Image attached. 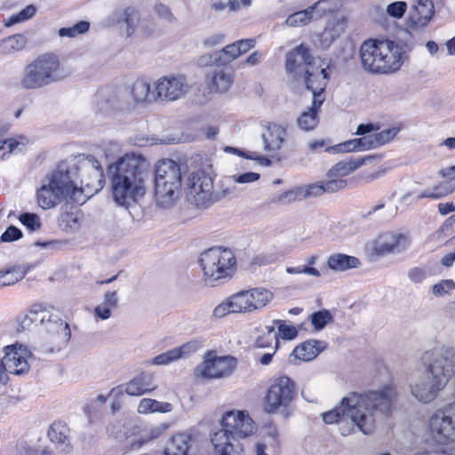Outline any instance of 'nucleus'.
<instances>
[{"mask_svg":"<svg viewBox=\"0 0 455 455\" xmlns=\"http://www.w3.org/2000/svg\"><path fill=\"white\" fill-rule=\"evenodd\" d=\"M395 396L391 386L364 393L350 392L339 405L323 413V420L326 424L340 425L339 431L344 436L350 435L355 427L364 435H370L378 422L391 414Z\"/></svg>","mask_w":455,"mask_h":455,"instance_id":"nucleus-1","label":"nucleus"},{"mask_svg":"<svg viewBox=\"0 0 455 455\" xmlns=\"http://www.w3.org/2000/svg\"><path fill=\"white\" fill-rule=\"evenodd\" d=\"M107 173L111 183L112 196L117 205L128 209L144 196L149 172L141 156L127 154L110 164Z\"/></svg>","mask_w":455,"mask_h":455,"instance_id":"nucleus-2","label":"nucleus"},{"mask_svg":"<svg viewBox=\"0 0 455 455\" xmlns=\"http://www.w3.org/2000/svg\"><path fill=\"white\" fill-rule=\"evenodd\" d=\"M426 368L427 379L411 387V393L417 400L427 403L437 396L455 373V349L442 346L426 351L421 357Z\"/></svg>","mask_w":455,"mask_h":455,"instance_id":"nucleus-3","label":"nucleus"},{"mask_svg":"<svg viewBox=\"0 0 455 455\" xmlns=\"http://www.w3.org/2000/svg\"><path fill=\"white\" fill-rule=\"evenodd\" d=\"M39 323L44 335L34 347V350L43 354H52L64 348L71 337L68 324L62 319L59 310L46 308L43 305H34L20 321L22 330Z\"/></svg>","mask_w":455,"mask_h":455,"instance_id":"nucleus-4","label":"nucleus"},{"mask_svg":"<svg viewBox=\"0 0 455 455\" xmlns=\"http://www.w3.org/2000/svg\"><path fill=\"white\" fill-rule=\"evenodd\" d=\"M403 51L391 40L369 39L360 47L362 68L373 75L391 74L403 65Z\"/></svg>","mask_w":455,"mask_h":455,"instance_id":"nucleus-5","label":"nucleus"},{"mask_svg":"<svg viewBox=\"0 0 455 455\" xmlns=\"http://www.w3.org/2000/svg\"><path fill=\"white\" fill-rule=\"evenodd\" d=\"M69 75L57 55L44 53L25 66L19 85L25 91L41 90L63 81Z\"/></svg>","mask_w":455,"mask_h":455,"instance_id":"nucleus-6","label":"nucleus"},{"mask_svg":"<svg viewBox=\"0 0 455 455\" xmlns=\"http://www.w3.org/2000/svg\"><path fill=\"white\" fill-rule=\"evenodd\" d=\"M76 179L80 177L78 186L79 198L84 204L87 198L100 192L105 184L103 168L93 156L80 155L73 158Z\"/></svg>","mask_w":455,"mask_h":455,"instance_id":"nucleus-7","label":"nucleus"},{"mask_svg":"<svg viewBox=\"0 0 455 455\" xmlns=\"http://www.w3.org/2000/svg\"><path fill=\"white\" fill-rule=\"evenodd\" d=\"M199 262L209 281L230 278L236 267L235 254L228 248H210L201 254Z\"/></svg>","mask_w":455,"mask_h":455,"instance_id":"nucleus-8","label":"nucleus"},{"mask_svg":"<svg viewBox=\"0 0 455 455\" xmlns=\"http://www.w3.org/2000/svg\"><path fill=\"white\" fill-rule=\"evenodd\" d=\"M296 396L294 381L287 376H281L267 389L264 397V411L269 414L280 411L287 419L292 414L291 404Z\"/></svg>","mask_w":455,"mask_h":455,"instance_id":"nucleus-9","label":"nucleus"},{"mask_svg":"<svg viewBox=\"0 0 455 455\" xmlns=\"http://www.w3.org/2000/svg\"><path fill=\"white\" fill-rule=\"evenodd\" d=\"M226 194V190H213L212 179L204 171H197L189 178L188 201L198 208H209L222 199Z\"/></svg>","mask_w":455,"mask_h":455,"instance_id":"nucleus-10","label":"nucleus"},{"mask_svg":"<svg viewBox=\"0 0 455 455\" xmlns=\"http://www.w3.org/2000/svg\"><path fill=\"white\" fill-rule=\"evenodd\" d=\"M74 166L73 159L60 162L51 173L49 182L53 188H58L67 199L79 204L82 200L79 198L78 182Z\"/></svg>","mask_w":455,"mask_h":455,"instance_id":"nucleus-11","label":"nucleus"},{"mask_svg":"<svg viewBox=\"0 0 455 455\" xmlns=\"http://www.w3.org/2000/svg\"><path fill=\"white\" fill-rule=\"evenodd\" d=\"M429 428L436 443L447 444L455 441V401L431 416Z\"/></svg>","mask_w":455,"mask_h":455,"instance_id":"nucleus-12","label":"nucleus"},{"mask_svg":"<svg viewBox=\"0 0 455 455\" xmlns=\"http://www.w3.org/2000/svg\"><path fill=\"white\" fill-rule=\"evenodd\" d=\"M221 429L234 437L243 439L251 436L255 431V423L246 411H226L220 420Z\"/></svg>","mask_w":455,"mask_h":455,"instance_id":"nucleus-13","label":"nucleus"},{"mask_svg":"<svg viewBox=\"0 0 455 455\" xmlns=\"http://www.w3.org/2000/svg\"><path fill=\"white\" fill-rule=\"evenodd\" d=\"M236 367L233 356L206 358L195 369V375L204 379H221L230 376Z\"/></svg>","mask_w":455,"mask_h":455,"instance_id":"nucleus-14","label":"nucleus"},{"mask_svg":"<svg viewBox=\"0 0 455 455\" xmlns=\"http://www.w3.org/2000/svg\"><path fill=\"white\" fill-rule=\"evenodd\" d=\"M314 60L308 47L301 44L286 54L285 70L293 79H300L314 66Z\"/></svg>","mask_w":455,"mask_h":455,"instance_id":"nucleus-15","label":"nucleus"},{"mask_svg":"<svg viewBox=\"0 0 455 455\" xmlns=\"http://www.w3.org/2000/svg\"><path fill=\"white\" fill-rule=\"evenodd\" d=\"M181 171L180 165L172 159H163L157 162L155 168V183L158 185L161 194L165 185L174 188H181Z\"/></svg>","mask_w":455,"mask_h":455,"instance_id":"nucleus-16","label":"nucleus"},{"mask_svg":"<svg viewBox=\"0 0 455 455\" xmlns=\"http://www.w3.org/2000/svg\"><path fill=\"white\" fill-rule=\"evenodd\" d=\"M157 100L173 101L188 92L186 78L179 76H163L155 84Z\"/></svg>","mask_w":455,"mask_h":455,"instance_id":"nucleus-17","label":"nucleus"},{"mask_svg":"<svg viewBox=\"0 0 455 455\" xmlns=\"http://www.w3.org/2000/svg\"><path fill=\"white\" fill-rule=\"evenodd\" d=\"M328 69L329 66L320 68H315L313 66L302 76L307 90L310 91L313 94V99L318 98L322 103L324 101L323 93L325 92L331 77Z\"/></svg>","mask_w":455,"mask_h":455,"instance_id":"nucleus-18","label":"nucleus"},{"mask_svg":"<svg viewBox=\"0 0 455 455\" xmlns=\"http://www.w3.org/2000/svg\"><path fill=\"white\" fill-rule=\"evenodd\" d=\"M435 14L432 0H413L407 16V23L411 28L426 27Z\"/></svg>","mask_w":455,"mask_h":455,"instance_id":"nucleus-19","label":"nucleus"},{"mask_svg":"<svg viewBox=\"0 0 455 455\" xmlns=\"http://www.w3.org/2000/svg\"><path fill=\"white\" fill-rule=\"evenodd\" d=\"M211 443L216 455H244V449L240 439L226 434V432L212 433Z\"/></svg>","mask_w":455,"mask_h":455,"instance_id":"nucleus-20","label":"nucleus"},{"mask_svg":"<svg viewBox=\"0 0 455 455\" xmlns=\"http://www.w3.org/2000/svg\"><path fill=\"white\" fill-rule=\"evenodd\" d=\"M4 350L5 355L1 361L5 374L9 372L14 375H21L28 371L29 365L27 359L23 356L21 346L19 349L15 347L7 346L4 347Z\"/></svg>","mask_w":455,"mask_h":455,"instance_id":"nucleus-21","label":"nucleus"},{"mask_svg":"<svg viewBox=\"0 0 455 455\" xmlns=\"http://www.w3.org/2000/svg\"><path fill=\"white\" fill-rule=\"evenodd\" d=\"M324 341L308 339L297 346L289 356L290 363H296V360L311 361L326 348Z\"/></svg>","mask_w":455,"mask_h":455,"instance_id":"nucleus-22","label":"nucleus"},{"mask_svg":"<svg viewBox=\"0 0 455 455\" xmlns=\"http://www.w3.org/2000/svg\"><path fill=\"white\" fill-rule=\"evenodd\" d=\"M377 156L373 155L363 156V157H353L350 156L346 160L339 161L334 164L327 172L328 178H339L347 176L354 172L355 170L360 168L362 165L376 159Z\"/></svg>","mask_w":455,"mask_h":455,"instance_id":"nucleus-23","label":"nucleus"},{"mask_svg":"<svg viewBox=\"0 0 455 455\" xmlns=\"http://www.w3.org/2000/svg\"><path fill=\"white\" fill-rule=\"evenodd\" d=\"M407 244L406 237L401 234H385L378 239L375 250L378 254L381 255L397 253L405 250Z\"/></svg>","mask_w":455,"mask_h":455,"instance_id":"nucleus-24","label":"nucleus"},{"mask_svg":"<svg viewBox=\"0 0 455 455\" xmlns=\"http://www.w3.org/2000/svg\"><path fill=\"white\" fill-rule=\"evenodd\" d=\"M124 108L125 104L117 92L109 91L106 93H99L97 100V112L99 114L102 116H111Z\"/></svg>","mask_w":455,"mask_h":455,"instance_id":"nucleus-25","label":"nucleus"},{"mask_svg":"<svg viewBox=\"0 0 455 455\" xmlns=\"http://www.w3.org/2000/svg\"><path fill=\"white\" fill-rule=\"evenodd\" d=\"M286 135L285 129L279 124H270L265 128L261 134L266 151H277L281 148L284 137Z\"/></svg>","mask_w":455,"mask_h":455,"instance_id":"nucleus-26","label":"nucleus"},{"mask_svg":"<svg viewBox=\"0 0 455 455\" xmlns=\"http://www.w3.org/2000/svg\"><path fill=\"white\" fill-rule=\"evenodd\" d=\"M156 388L153 376L150 373L142 372L125 385V393L129 395L140 396Z\"/></svg>","mask_w":455,"mask_h":455,"instance_id":"nucleus-27","label":"nucleus"},{"mask_svg":"<svg viewBox=\"0 0 455 455\" xmlns=\"http://www.w3.org/2000/svg\"><path fill=\"white\" fill-rule=\"evenodd\" d=\"M209 87L212 92H225L233 84V71L230 68H220L208 75Z\"/></svg>","mask_w":455,"mask_h":455,"instance_id":"nucleus-28","label":"nucleus"},{"mask_svg":"<svg viewBox=\"0 0 455 455\" xmlns=\"http://www.w3.org/2000/svg\"><path fill=\"white\" fill-rule=\"evenodd\" d=\"M69 433L70 430L65 422L55 421L48 430V436L52 443L61 446V451L68 453L72 449Z\"/></svg>","mask_w":455,"mask_h":455,"instance_id":"nucleus-29","label":"nucleus"},{"mask_svg":"<svg viewBox=\"0 0 455 455\" xmlns=\"http://www.w3.org/2000/svg\"><path fill=\"white\" fill-rule=\"evenodd\" d=\"M197 349L196 342H188L179 347L168 350L153 358L152 363L155 365H166L174 361L179 360L186 355L190 354Z\"/></svg>","mask_w":455,"mask_h":455,"instance_id":"nucleus-30","label":"nucleus"},{"mask_svg":"<svg viewBox=\"0 0 455 455\" xmlns=\"http://www.w3.org/2000/svg\"><path fill=\"white\" fill-rule=\"evenodd\" d=\"M38 204L43 209L54 207L61 201L68 200L58 188H53L51 183L44 184L36 193Z\"/></svg>","mask_w":455,"mask_h":455,"instance_id":"nucleus-31","label":"nucleus"},{"mask_svg":"<svg viewBox=\"0 0 455 455\" xmlns=\"http://www.w3.org/2000/svg\"><path fill=\"white\" fill-rule=\"evenodd\" d=\"M323 103L318 98L313 99L312 104L307 110L304 111L298 117V126L306 132L315 129L318 124V112Z\"/></svg>","mask_w":455,"mask_h":455,"instance_id":"nucleus-32","label":"nucleus"},{"mask_svg":"<svg viewBox=\"0 0 455 455\" xmlns=\"http://www.w3.org/2000/svg\"><path fill=\"white\" fill-rule=\"evenodd\" d=\"M327 265L333 271L343 272L359 267L361 261L355 256L343 253H334L328 257Z\"/></svg>","mask_w":455,"mask_h":455,"instance_id":"nucleus-33","label":"nucleus"},{"mask_svg":"<svg viewBox=\"0 0 455 455\" xmlns=\"http://www.w3.org/2000/svg\"><path fill=\"white\" fill-rule=\"evenodd\" d=\"M132 95L137 103L157 100L156 86L151 90L150 84L145 79H138L132 87Z\"/></svg>","mask_w":455,"mask_h":455,"instance_id":"nucleus-34","label":"nucleus"},{"mask_svg":"<svg viewBox=\"0 0 455 455\" xmlns=\"http://www.w3.org/2000/svg\"><path fill=\"white\" fill-rule=\"evenodd\" d=\"M32 267L30 264L19 265L5 271H0V287L12 285L23 279Z\"/></svg>","mask_w":455,"mask_h":455,"instance_id":"nucleus-35","label":"nucleus"},{"mask_svg":"<svg viewBox=\"0 0 455 455\" xmlns=\"http://www.w3.org/2000/svg\"><path fill=\"white\" fill-rule=\"evenodd\" d=\"M163 193L158 192V185L155 183V197L156 204L164 209L172 207L179 199L181 188H174L171 185H165Z\"/></svg>","mask_w":455,"mask_h":455,"instance_id":"nucleus-36","label":"nucleus"},{"mask_svg":"<svg viewBox=\"0 0 455 455\" xmlns=\"http://www.w3.org/2000/svg\"><path fill=\"white\" fill-rule=\"evenodd\" d=\"M27 37L22 34L9 36L0 41V54L11 55L24 49Z\"/></svg>","mask_w":455,"mask_h":455,"instance_id":"nucleus-37","label":"nucleus"},{"mask_svg":"<svg viewBox=\"0 0 455 455\" xmlns=\"http://www.w3.org/2000/svg\"><path fill=\"white\" fill-rule=\"evenodd\" d=\"M173 410L172 403L167 402H159L155 399L143 398L140 400L138 411L141 414H147L150 412H171Z\"/></svg>","mask_w":455,"mask_h":455,"instance_id":"nucleus-38","label":"nucleus"},{"mask_svg":"<svg viewBox=\"0 0 455 455\" xmlns=\"http://www.w3.org/2000/svg\"><path fill=\"white\" fill-rule=\"evenodd\" d=\"M455 187L450 181L440 182L432 188H427L416 196L417 200L423 198L440 199L453 192Z\"/></svg>","mask_w":455,"mask_h":455,"instance_id":"nucleus-39","label":"nucleus"},{"mask_svg":"<svg viewBox=\"0 0 455 455\" xmlns=\"http://www.w3.org/2000/svg\"><path fill=\"white\" fill-rule=\"evenodd\" d=\"M250 293L248 291H242L232 295L229 300L236 313H248L252 312L251 301H250Z\"/></svg>","mask_w":455,"mask_h":455,"instance_id":"nucleus-40","label":"nucleus"},{"mask_svg":"<svg viewBox=\"0 0 455 455\" xmlns=\"http://www.w3.org/2000/svg\"><path fill=\"white\" fill-rule=\"evenodd\" d=\"M249 293L253 311L264 307L273 299V293L263 288L251 289Z\"/></svg>","mask_w":455,"mask_h":455,"instance_id":"nucleus-41","label":"nucleus"},{"mask_svg":"<svg viewBox=\"0 0 455 455\" xmlns=\"http://www.w3.org/2000/svg\"><path fill=\"white\" fill-rule=\"evenodd\" d=\"M320 3L321 2L319 1L306 10L296 12L290 15L286 20V23L292 27L307 24L313 19V12Z\"/></svg>","mask_w":455,"mask_h":455,"instance_id":"nucleus-42","label":"nucleus"},{"mask_svg":"<svg viewBox=\"0 0 455 455\" xmlns=\"http://www.w3.org/2000/svg\"><path fill=\"white\" fill-rule=\"evenodd\" d=\"M20 140L11 138L6 140H1L0 139V160L5 159L6 156L15 152V151H21L23 148L25 147L26 139L24 137L20 138Z\"/></svg>","mask_w":455,"mask_h":455,"instance_id":"nucleus-43","label":"nucleus"},{"mask_svg":"<svg viewBox=\"0 0 455 455\" xmlns=\"http://www.w3.org/2000/svg\"><path fill=\"white\" fill-rule=\"evenodd\" d=\"M36 12V8L34 4H28L18 13L12 15L9 19L4 20V26L10 28L15 24L24 22L31 19Z\"/></svg>","mask_w":455,"mask_h":455,"instance_id":"nucleus-44","label":"nucleus"},{"mask_svg":"<svg viewBox=\"0 0 455 455\" xmlns=\"http://www.w3.org/2000/svg\"><path fill=\"white\" fill-rule=\"evenodd\" d=\"M312 325L315 331H322L331 322L333 321V315L327 309H322L312 313L309 315Z\"/></svg>","mask_w":455,"mask_h":455,"instance_id":"nucleus-45","label":"nucleus"},{"mask_svg":"<svg viewBox=\"0 0 455 455\" xmlns=\"http://www.w3.org/2000/svg\"><path fill=\"white\" fill-rule=\"evenodd\" d=\"M124 20L126 24L127 36H132L140 23V16L139 12L133 7H127L123 12Z\"/></svg>","mask_w":455,"mask_h":455,"instance_id":"nucleus-46","label":"nucleus"},{"mask_svg":"<svg viewBox=\"0 0 455 455\" xmlns=\"http://www.w3.org/2000/svg\"><path fill=\"white\" fill-rule=\"evenodd\" d=\"M90 28V23L85 20H81L72 27L61 28L59 29L58 34L60 37H76L78 35L86 33Z\"/></svg>","mask_w":455,"mask_h":455,"instance_id":"nucleus-47","label":"nucleus"},{"mask_svg":"<svg viewBox=\"0 0 455 455\" xmlns=\"http://www.w3.org/2000/svg\"><path fill=\"white\" fill-rule=\"evenodd\" d=\"M399 129L398 128H389L385 129L379 132L372 133V140L374 142V147L379 148L387 142H389L391 140H393L398 133Z\"/></svg>","mask_w":455,"mask_h":455,"instance_id":"nucleus-48","label":"nucleus"},{"mask_svg":"<svg viewBox=\"0 0 455 455\" xmlns=\"http://www.w3.org/2000/svg\"><path fill=\"white\" fill-rule=\"evenodd\" d=\"M299 193L302 200L309 197H317L324 194L323 182H315L304 186H299Z\"/></svg>","mask_w":455,"mask_h":455,"instance_id":"nucleus-49","label":"nucleus"},{"mask_svg":"<svg viewBox=\"0 0 455 455\" xmlns=\"http://www.w3.org/2000/svg\"><path fill=\"white\" fill-rule=\"evenodd\" d=\"M455 291V283L451 279H444L432 287V293L435 297H443Z\"/></svg>","mask_w":455,"mask_h":455,"instance_id":"nucleus-50","label":"nucleus"},{"mask_svg":"<svg viewBox=\"0 0 455 455\" xmlns=\"http://www.w3.org/2000/svg\"><path fill=\"white\" fill-rule=\"evenodd\" d=\"M20 223L30 231L38 230L41 228L40 218L32 212L21 213L19 217Z\"/></svg>","mask_w":455,"mask_h":455,"instance_id":"nucleus-51","label":"nucleus"},{"mask_svg":"<svg viewBox=\"0 0 455 455\" xmlns=\"http://www.w3.org/2000/svg\"><path fill=\"white\" fill-rule=\"evenodd\" d=\"M297 200H299V201L302 200L301 194L299 193V187H297L294 189L288 190V191L282 193L278 196L273 198L272 202L275 203V204L279 203V204H289V203H291V202H294Z\"/></svg>","mask_w":455,"mask_h":455,"instance_id":"nucleus-52","label":"nucleus"},{"mask_svg":"<svg viewBox=\"0 0 455 455\" xmlns=\"http://www.w3.org/2000/svg\"><path fill=\"white\" fill-rule=\"evenodd\" d=\"M407 10V4L404 1H395L387 7V13L395 19H401Z\"/></svg>","mask_w":455,"mask_h":455,"instance_id":"nucleus-53","label":"nucleus"},{"mask_svg":"<svg viewBox=\"0 0 455 455\" xmlns=\"http://www.w3.org/2000/svg\"><path fill=\"white\" fill-rule=\"evenodd\" d=\"M275 323H278L279 335L283 339L291 340L297 337L298 330L295 326L285 324L282 320H276Z\"/></svg>","mask_w":455,"mask_h":455,"instance_id":"nucleus-54","label":"nucleus"},{"mask_svg":"<svg viewBox=\"0 0 455 455\" xmlns=\"http://www.w3.org/2000/svg\"><path fill=\"white\" fill-rule=\"evenodd\" d=\"M330 180L323 182L324 193H334L347 187V180L339 178H329Z\"/></svg>","mask_w":455,"mask_h":455,"instance_id":"nucleus-55","label":"nucleus"},{"mask_svg":"<svg viewBox=\"0 0 455 455\" xmlns=\"http://www.w3.org/2000/svg\"><path fill=\"white\" fill-rule=\"evenodd\" d=\"M22 237V232L15 226H9L0 236L1 242L10 243L19 240Z\"/></svg>","mask_w":455,"mask_h":455,"instance_id":"nucleus-56","label":"nucleus"},{"mask_svg":"<svg viewBox=\"0 0 455 455\" xmlns=\"http://www.w3.org/2000/svg\"><path fill=\"white\" fill-rule=\"evenodd\" d=\"M324 151L332 152V153H345V152L356 151V148H355V144L354 142V140H350L345 141L343 143H339L336 146L326 147L324 148Z\"/></svg>","mask_w":455,"mask_h":455,"instance_id":"nucleus-57","label":"nucleus"},{"mask_svg":"<svg viewBox=\"0 0 455 455\" xmlns=\"http://www.w3.org/2000/svg\"><path fill=\"white\" fill-rule=\"evenodd\" d=\"M407 275L411 283L418 284L422 283L427 278V272L423 267H414L408 271Z\"/></svg>","mask_w":455,"mask_h":455,"instance_id":"nucleus-58","label":"nucleus"},{"mask_svg":"<svg viewBox=\"0 0 455 455\" xmlns=\"http://www.w3.org/2000/svg\"><path fill=\"white\" fill-rule=\"evenodd\" d=\"M151 436L149 435L148 428H145L141 431L139 437L133 439L130 443V449L131 450H139L143 445L147 444L148 443L151 442Z\"/></svg>","mask_w":455,"mask_h":455,"instance_id":"nucleus-59","label":"nucleus"},{"mask_svg":"<svg viewBox=\"0 0 455 455\" xmlns=\"http://www.w3.org/2000/svg\"><path fill=\"white\" fill-rule=\"evenodd\" d=\"M286 272L288 274H307L313 276H320L321 274L318 269L313 267L308 266H298V267H289L286 268Z\"/></svg>","mask_w":455,"mask_h":455,"instance_id":"nucleus-60","label":"nucleus"},{"mask_svg":"<svg viewBox=\"0 0 455 455\" xmlns=\"http://www.w3.org/2000/svg\"><path fill=\"white\" fill-rule=\"evenodd\" d=\"M230 313L235 314V309L233 308V306L228 299L227 301H224L218 305L214 308L212 315L217 318H221Z\"/></svg>","mask_w":455,"mask_h":455,"instance_id":"nucleus-61","label":"nucleus"},{"mask_svg":"<svg viewBox=\"0 0 455 455\" xmlns=\"http://www.w3.org/2000/svg\"><path fill=\"white\" fill-rule=\"evenodd\" d=\"M356 150H366L375 148L371 134L363 136L362 138L354 139Z\"/></svg>","mask_w":455,"mask_h":455,"instance_id":"nucleus-62","label":"nucleus"},{"mask_svg":"<svg viewBox=\"0 0 455 455\" xmlns=\"http://www.w3.org/2000/svg\"><path fill=\"white\" fill-rule=\"evenodd\" d=\"M260 175L257 172H244L239 175L232 176V179L237 183H251L257 181L259 179Z\"/></svg>","mask_w":455,"mask_h":455,"instance_id":"nucleus-63","label":"nucleus"},{"mask_svg":"<svg viewBox=\"0 0 455 455\" xmlns=\"http://www.w3.org/2000/svg\"><path fill=\"white\" fill-rule=\"evenodd\" d=\"M213 60L217 67L226 66L233 61L232 58H230L223 49L213 52Z\"/></svg>","mask_w":455,"mask_h":455,"instance_id":"nucleus-64","label":"nucleus"}]
</instances>
